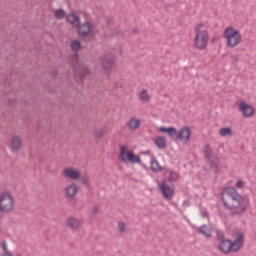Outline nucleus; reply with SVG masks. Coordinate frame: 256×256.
Returning a JSON list of instances; mask_svg holds the SVG:
<instances>
[{"mask_svg":"<svg viewBox=\"0 0 256 256\" xmlns=\"http://www.w3.org/2000/svg\"><path fill=\"white\" fill-rule=\"evenodd\" d=\"M222 201L225 207L231 210L234 215H242V213H245L251 203L249 198L239 194L237 189L233 187L224 189L222 192Z\"/></svg>","mask_w":256,"mask_h":256,"instance_id":"nucleus-1","label":"nucleus"},{"mask_svg":"<svg viewBox=\"0 0 256 256\" xmlns=\"http://www.w3.org/2000/svg\"><path fill=\"white\" fill-rule=\"evenodd\" d=\"M234 241L232 242L229 239L222 240L218 246V249L224 255L228 253H237V251H241L243 249V243L245 241V234L241 231H236L233 234Z\"/></svg>","mask_w":256,"mask_h":256,"instance_id":"nucleus-2","label":"nucleus"},{"mask_svg":"<svg viewBox=\"0 0 256 256\" xmlns=\"http://www.w3.org/2000/svg\"><path fill=\"white\" fill-rule=\"evenodd\" d=\"M209 45V26L205 22L198 23L194 28V48L205 51Z\"/></svg>","mask_w":256,"mask_h":256,"instance_id":"nucleus-3","label":"nucleus"},{"mask_svg":"<svg viewBox=\"0 0 256 256\" xmlns=\"http://www.w3.org/2000/svg\"><path fill=\"white\" fill-rule=\"evenodd\" d=\"M160 133H167L169 137H176L182 145H187L191 141V127L183 126L179 131L175 127L165 128L163 126L158 128Z\"/></svg>","mask_w":256,"mask_h":256,"instance_id":"nucleus-4","label":"nucleus"},{"mask_svg":"<svg viewBox=\"0 0 256 256\" xmlns=\"http://www.w3.org/2000/svg\"><path fill=\"white\" fill-rule=\"evenodd\" d=\"M223 38L229 49H235L243 43V35L241 31L233 26H228L223 31Z\"/></svg>","mask_w":256,"mask_h":256,"instance_id":"nucleus-5","label":"nucleus"},{"mask_svg":"<svg viewBox=\"0 0 256 256\" xmlns=\"http://www.w3.org/2000/svg\"><path fill=\"white\" fill-rule=\"evenodd\" d=\"M119 161L121 163H131L132 165H141V156L135 154V151L129 149L127 145L120 146Z\"/></svg>","mask_w":256,"mask_h":256,"instance_id":"nucleus-6","label":"nucleus"},{"mask_svg":"<svg viewBox=\"0 0 256 256\" xmlns=\"http://www.w3.org/2000/svg\"><path fill=\"white\" fill-rule=\"evenodd\" d=\"M15 209V197L10 192L0 193V212L11 213Z\"/></svg>","mask_w":256,"mask_h":256,"instance_id":"nucleus-7","label":"nucleus"},{"mask_svg":"<svg viewBox=\"0 0 256 256\" xmlns=\"http://www.w3.org/2000/svg\"><path fill=\"white\" fill-rule=\"evenodd\" d=\"M158 191L161 193L162 197L167 201H171L175 197V186L171 184L168 180H163L157 183Z\"/></svg>","mask_w":256,"mask_h":256,"instance_id":"nucleus-8","label":"nucleus"},{"mask_svg":"<svg viewBox=\"0 0 256 256\" xmlns=\"http://www.w3.org/2000/svg\"><path fill=\"white\" fill-rule=\"evenodd\" d=\"M62 175L66 177V179H71L72 181H79V179H81V170L73 166H68L63 169Z\"/></svg>","mask_w":256,"mask_h":256,"instance_id":"nucleus-9","label":"nucleus"},{"mask_svg":"<svg viewBox=\"0 0 256 256\" xmlns=\"http://www.w3.org/2000/svg\"><path fill=\"white\" fill-rule=\"evenodd\" d=\"M238 109L242 113L243 117H246L247 119H249V117H253V115H255V107H253V105H251L245 101H242L239 103Z\"/></svg>","mask_w":256,"mask_h":256,"instance_id":"nucleus-10","label":"nucleus"},{"mask_svg":"<svg viewBox=\"0 0 256 256\" xmlns=\"http://www.w3.org/2000/svg\"><path fill=\"white\" fill-rule=\"evenodd\" d=\"M23 147V142L21 141V138L17 135L11 136L9 143H8V148L12 153H16V151H19Z\"/></svg>","mask_w":256,"mask_h":256,"instance_id":"nucleus-11","label":"nucleus"},{"mask_svg":"<svg viewBox=\"0 0 256 256\" xmlns=\"http://www.w3.org/2000/svg\"><path fill=\"white\" fill-rule=\"evenodd\" d=\"M64 193L68 199H73L79 193V186L76 183L72 182L64 188Z\"/></svg>","mask_w":256,"mask_h":256,"instance_id":"nucleus-12","label":"nucleus"},{"mask_svg":"<svg viewBox=\"0 0 256 256\" xmlns=\"http://www.w3.org/2000/svg\"><path fill=\"white\" fill-rule=\"evenodd\" d=\"M129 131H137L139 127H141V120L137 116H132L129 118V120L126 123Z\"/></svg>","mask_w":256,"mask_h":256,"instance_id":"nucleus-13","label":"nucleus"},{"mask_svg":"<svg viewBox=\"0 0 256 256\" xmlns=\"http://www.w3.org/2000/svg\"><path fill=\"white\" fill-rule=\"evenodd\" d=\"M66 225L69 227V229H72L73 231H77L81 225H83V221L81 219L75 218V217H69L66 220Z\"/></svg>","mask_w":256,"mask_h":256,"instance_id":"nucleus-14","label":"nucleus"},{"mask_svg":"<svg viewBox=\"0 0 256 256\" xmlns=\"http://www.w3.org/2000/svg\"><path fill=\"white\" fill-rule=\"evenodd\" d=\"M204 153H205V156L207 157L210 165L212 167H217V165L219 164V158H217V156L211 154V147L206 146L204 149Z\"/></svg>","mask_w":256,"mask_h":256,"instance_id":"nucleus-15","label":"nucleus"},{"mask_svg":"<svg viewBox=\"0 0 256 256\" xmlns=\"http://www.w3.org/2000/svg\"><path fill=\"white\" fill-rule=\"evenodd\" d=\"M138 101L140 103H150L151 102V93H149V90L142 89L138 92Z\"/></svg>","mask_w":256,"mask_h":256,"instance_id":"nucleus-16","label":"nucleus"},{"mask_svg":"<svg viewBox=\"0 0 256 256\" xmlns=\"http://www.w3.org/2000/svg\"><path fill=\"white\" fill-rule=\"evenodd\" d=\"M198 233L207 237V239L213 237V228L211 226L202 225L198 228Z\"/></svg>","mask_w":256,"mask_h":256,"instance_id":"nucleus-17","label":"nucleus"},{"mask_svg":"<svg viewBox=\"0 0 256 256\" xmlns=\"http://www.w3.org/2000/svg\"><path fill=\"white\" fill-rule=\"evenodd\" d=\"M67 22L73 27H79V25H81V18H79L75 13H70L67 15Z\"/></svg>","mask_w":256,"mask_h":256,"instance_id":"nucleus-18","label":"nucleus"},{"mask_svg":"<svg viewBox=\"0 0 256 256\" xmlns=\"http://www.w3.org/2000/svg\"><path fill=\"white\" fill-rule=\"evenodd\" d=\"M79 33L83 37H85V36L89 35V33H91V25L89 24V22L79 25Z\"/></svg>","mask_w":256,"mask_h":256,"instance_id":"nucleus-19","label":"nucleus"},{"mask_svg":"<svg viewBox=\"0 0 256 256\" xmlns=\"http://www.w3.org/2000/svg\"><path fill=\"white\" fill-rule=\"evenodd\" d=\"M114 63H115V60L111 56H105L102 59V67L104 69H111V67H113Z\"/></svg>","mask_w":256,"mask_h":256,"instance_id":"nucleus-20","label":"nucleus"},{"mask_svg":"<svg viewBox=\"0 0 256 256\" xmlns=\"http://www.w3.org/2000/svg\"><path fill=\"white\" fill-rule=\"evenodd\" d=\"M154 145H156L158 149H165V147H167V139L163 136H158L154 140Z\"/></svg>","mask_w":256,"mask_h":256,"instance_id":"nucleus-21","label":"nucleus"},{"mask_svg":"<svg viewBox=\"0 0 256 256\" xmlns=\"http://www.w3.org/2000/svg\"><path fill=\"white\" fill-rule=\"evenodd\" d=\"M220 137H233V129L231 127H223L219 130Z\"/></svg>","mask_w":256,"mask_h":256,"instance_id":"nucleus-22","label":"nucleus"},{"mask_svg":"<svg viewBox=\"0 0 256 256\" xmlns=\"http://www.w3.org/2000/svg\"><path fill=\"white\" fill-rule=\"evenodd\" d=\"M151 169L153 171H162L163 170V167H161V164H159V161L155 160V159H152L151 161Z\"/></svg>","mask_w":256,"mask_h":256,"instance_id":"nucleus-23","label":"nucleus"},{"mask_svg":"<svg viewBox=\"0 0 256 256\" xmlns=\"http://www.w3.org/2000/svg\"><path fill=\"white\" fill-rule=\"evenodd\" d=\"M54 16L56 19H63L65 17V10L63 9H56L54 11Z\"/></svg>","mask_w":256,"mask_h":256,"instance_id":"nucleus-24","label":"nucleus"},{"mask_svg":"<svg viewBox=\"0 0 256 256\" xmlns=\"http://www.w3.org/2000/svg\"><path fill=\"white\" fill-rule=\"evenodd\" d=\"M71 49L72 51H79L81 49V42L74 40L71 43Z\"/></svg>","mask_w":256,"mask_h":256,"instance_id":"nucleus-25","label":"nucleus"},{"mask_svg":"<svg viewBox=\"0 0 256 256\" xmlns=\"http://www.w3.org/2000/svg\"><path fill=\"white\" fill-rule=\"evenodd\" d=\"M118 229H119L120 233H125V229H127V226L125 225V223L119 222Z\"/></svg>","mask_w":256,"mask_h":256,"instance_id":"nucleus-26","label":"nucleus"},{"mask_svg":"<svg viewBox=\"0 0 256 256\" xmlns=\"http://www.w3.org/2000/svg\"><path fill=\"white\" fill-rule=\"evenodd\" d=\"M243 187H245V181H243V180H238V181L236 182V188H237V189H243Z\"/></svg>","mask_w":256,"mask_h":256,"instance_id":"nucleus-27","label":"nucleus"},{"mask_svg":"<svg viewBox=\"0 0 256 256\" xmlns=\"http://www.w3.org/2000/svg\"><path fill=\"white\" fill-rule=\"evenodd\" d=\"M103 135V132L101 131V130H96L95 132H94V137H101Z\"/></svg>","mask_w":256,"mask_h":256,"instance_id":"nucleus-28","label":"nucleus"},{"mask_svg":"<svg viewBox=\"0 0 256 256\" xmlns=\"http://www.w3.org/2000/svg\"><path fill=\"white\" fill-rule=\"evenodd\" d=\"M170 179H173V181L177 180L176 172H170Z\"/></svg>","mask_w":256,"mask_h":256,"instance_id":"nucleus-29","label":"nucleus"},{"mask_svg":"<svg viewBox=\"0 0 256 256\" xmlns=\"http://www.w3.org/2000/svg\"><path fill=\"white\" fill-rule=\"evenodd\" d=\"M82 183H83L84 185H89V179H88V178H83V179H82Z\"/></svg>","mask_w":256,"mask_h":256,"instance_id":"nucleus-30","label":"nucleus"},{"mask_svg":"<svg viewBox=\"0 0 256 256\" xmlns=\"http://www.w3.org/2000/svg\"><path fill=\"white\" fill-rule=\"evenodd\" d=\"M92 211H93V213H97V207H94V208L92 209Z\"/></svg>","mask_w":256,"mask_h":256,"instance_id":"nucleus-31","label":"nucleus"}]
</instances>
